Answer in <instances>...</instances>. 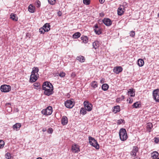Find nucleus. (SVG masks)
Wrapping results in <instances>:
<instances>
[{
    "label": "nucleus",
    "mask_w": 159,
    "mask_h": 159,
    "mask_svg": "<svg viewBox=\"0 0 159 159\" xmlns=\"http://www.w3.org/2000/svg\"><path fill=\"white\" fill-rule=\"evenodd\" d=\"M119 135L120 139L124 141L127 139V135L126 129L124 128H121L119 130Z\"/></svg>",
    "instance_id": "1"
},
{
    "label": "nucleus",
    "mask_w": 159,
    "mask_h": 159,
    "mask_svg": "<svg viewBox=\"0 0 159 159\" xmlns=\"http://www.w3.org/2000/svg\"><path fill=\"white\" fill-rule=\"evenodd\" d=\"M89 143L91 145L95 147L97 149H99V145L98 143L97 142L94 138L91 136H89Z\"/></svg>",
    "instance_id": "2"
},
{
    "label": "nucleus",
    "mask_w": 159,
    "mask_h": 159,
    "mask_svg": "<svg viewBox=\"0 0 159 159\" xmlns=\"http://www.w3.org/2000/svg\"><path fill=\"white\" fill-rule=\"evenodd\" d=\"M45 87H42L43 89L44 90V94L45 95L49 96L53 93L54 88L53 85H52L51 88H45Z\"/></svg>",
    "instance_id": "3"
},
{
    "label": "nucleus",
    "mask_w": 159,
    "mask_h": 159,
    "mask_svg": "<svg viewBox=\"0 0 159 159\" xmlns=\"http://www.w3.org/2000/svg\"><path fill=\"white\" fill-rule=\"evenodd\" d=\"M0 90L3 92H8L11 90V87L9 85H2L1 86Z\"/></svg>",
    "instance_id": "4"
},
{
    "label": "nucleus",
    "mask_w": 159,
    "mask_h": 159,
    "mask_svg": "<svg viewBox=\"0 0 159 159\" xmlns=\"http://www.w3.org/2000/svg\"><path fill=\"white\" fill-rule=\"evenodd\" d=\"M84 106L85 108L88 111H90L92 109V105L89 103L87 101H85L84 102Z\"/></svg>",
    "instance_id": "5"
},
{
    "label": "nucleus",
    "mask_w": 159,
    "mask_h": 159,
    "mask_svg": "<svg viewBox=\"0 0 159 159\" xmlns=\"http://www.w3.org/2000/svg\"><path fill=\"white\" fill-rule=\"evenodd\" d=\"M65 105L67 108H71L74 106V103H73L72 101L69 100L65 102Z\"/></svg>",
    "instance_id": "6"
},
{
    "label": "nucleus",
    "mask_w": 159,
    "mask_h": 159,
    "mask_svg": "<svg viewBox=\"0 0 159 159\" xmlns=\"http://www.w3.org/2000/svg\"><path fill=\"white\" fill-rule=\"evenodd\" d=\"M102 21L107 26H110L112 24L111 20L108 18H104L102 20Z\"/></svg>",
    "instance_id": "7"
},
{
    "label": "nucleus",
    "mask_w": 159,
    "mask_h": 159,
    "mask_svg": "<svg viewBox=\"0 0 159 159\" xmlns=\"http://www.w3.org/2000/svg\"><path fill=\"white\" fill-rule=\"evenodd\" d=\"M125 11V9L123 5H120L117 10V14L119 16L122 15Z\"/></svg>",
    "instance_id": "8"
},
{
    "label": "nucleus",
    "mask_w": 159,
    "mask_h": 159,
    "mask_svg": "<svg viewBox=\"0 0 159 159\" xmlns=\"http://www.w3.org/2000/svg\"><path fill=\"white\" fill-rule=\"evenodd\" d=\"M153 95L154 99L156 101L159 96V89L154 90L153 92Z\"/></svg>",
    "instance_id": "9"
},
{
    "label": "nucleus",
    "mask_w": 159,
    "mask_h": 159,
    "mask_svg": "<svg viewBox=\"0 0 159 159\" xmlns=\"http://www.w3.org/2000/svg\"><path fill=\"white\" fill-rule=\"evenodd\" d=\"M72 151L75 153H78L80 151V149L79 145L75 144L72 145L71 148Z\"/></svg>",
    "instance_id": "10"
},
{
    "label": "nucleus",
    "mask_w": 159,
    "mask_h": 159,
    "mask_svg": "<svg viewBox=\"0 0 159 159\" xmlns=\"http://www.w3.org/2000/svg\"><path fill=\"white\" fill-rule=\"evenodd\" d=\"M122 68L121 66H117L114 67L113 72L116 74H118L122 71Z\"/></svg>",
    "instance_id": "11"
},
{
    "label": "nucleus",
    "mask_w": 159,
    "mask_h": 159,
    "mask_svg": "<svg viewBox=\"0 0 159 159\" xmlns=\"http://www.w3.org/2000/svg\"><path fill=\"white\" fill-rule=\"evenodd\" d=\"M138 151V148L136 146L134 147L132 151L131 152V155L134 157L136 156V153Z\"/></svg>",
    "instance_id": "12"
},
{
    "label": "nucleus",
    "mask_w": 159,
    "mask_h": 159,
    "mask_svg": "<svg viewBox=\"0 0 159 159\" xmlns=\"http://www.w3.org/2000/svg\"><path fill=\"white\" fill-rule=\"evenodd\" d=\"M50 25L48 23H46L42 27L44 29V32H48L50 30Z\"/></svg>",
    "instance_id": "13"
},
{
    "label": "nucleus",
    "mask_w": 159,
    "mask_h": 159,
    "mask_svg": "<svg viewBox=\"0 0 159 159\" xmlns=\"http://www.w3.org/2000/svg\"><path fill=\"white\" fill-rule=\"evenodd\" d=\"M61 124L63 125H66L68 123V118L66 116H63L61 119Z\"/></svg>",
    "instance_id": "14"
},
{
    "label": "nucleus",
    "mask_w": 159,
    "mask_h": 159,
    "mask_svg": "<svg viewBox=\"0 0 159 159\" xmlns=\"http://www.w3.org/2000/svg\"><path fill=\"white\" fill-rule=\"evenodd\" d=\"M52 85L50 82L47 81L44 82L42 85V87H45V88H51Z\"/></svg>",
    "instance_id": "15"
},
{
    "label": "nucleus",
    "mask_w": 159,
    "mask_h": 159,
    "mask_svg": "<svg viewBox=\"0 0 159 159\" xmlns=\"http://www.w3.org/2000/svg\"><path fill=\"white\" fill-rule=\"evenodd\" d=\"M37 80V78L36 75L31 74L30 78V81L31 82H34Z\"/></svg>",
    "instance_id": "16"
},
{
    "label": "nucleus",
    "mask_w": 159,
    "mask_h": 159,
    "mask_svg": "<svg viewBox=\"0 0 159 159\" xmlns=\"http://www.w3.org/2000/svg\"><path fill=\"white\" fill-rule=\"evenodd\" d=\"M158 155L159 153L157 151H154L151 154V157L153 159H156L158 158L157 157L158 156Z\"/></svg>",
    "instance_id": "17"
},
{
    "label": "nucleus",
    "mask_w": 159,
    "mask_h": 159,
    "mask_svg": "<svg viewBox=\"0 0 159 159\" xmlns=\"http://www.w3.org/2000/svg\"><path fill=\"white\" fill-rule=\"evenodd\" d=\"M129 95H130L131 97H133L135 96V90L133 89H129V90L128 92Z\"/></svg>",
    "instance_id": "18"
},
{
    "label": "nucleus",
    "mask_w": 159,
    "mask_h": 159,
    "mask_svg": "<svg viewBox=\"0 0 159 159\" xmlns=\"http://www.w3.org/2000/svg\"><path fill=\"white\" fill-rule=\"evenodd\" d=\"M93 48L96 49L99 46V42L97 41H95L92 43Z\"/></svg>",
    "instance_id": "19"
},
{
    "label": "nucleus",
    "mask_w": 159,
    "mask_h": 159,
    "mask_svg": "<svg viewBox=\"0 0 159 159\" xmlns=\"http://www.w3.org/2000/svg\"><path fill=\"white\" fill-rule=\"evenodd\" d=\"M21 127V124L20 123H16L13 126V128L14 130L17 131L19 130Z\"/></svg>",
    "instance_id": "20"
},
{
    "label": "nucleus",
    "mask_w": 159,
    "mask_h": 159,
    "mask_svg": "<svg viewBox=\"0 0 159 159\" xmlns=\"http://www.w3.org/2000/svg\"><path fill=\"white\" fill-rule=\"evenodd\" d=\"M35 7L31 4H30L28 7V10L31 13L34 12Z\"/></svg>",
    "instance_id": "21"
},
{
    "label": "nucleus",
    "mask_w": 159,
    "mask_h": 159,
    "mask_svg": "<svg viewBox=\"0 0 159 159\" xmlns=\"http://www.w3.org/2000/svg\"><path fill=\"white\" fill-rule=\"evenodd\" d=\"M141 106L140 102H137L134 103L132 106V108H138L140 107Z\"/></svg>",
    "instance_id": "22"
},
{
    "label": "nucleus",
    "mask_w": 159,
    "mask_h": 159,
    "mask_svg": "<svg viewBox=\"0 0 159 159\" xmlns=\"http://www.w3.org/2000/svg\"><path fill=\"white\" fill-rule=\"evenodd\" d=\"M46 109L48 115H49L52 114V107L51 106L48 107Z\"/></svg>",
    "instance_id": "23"
},
{
    "label": "nucleus",
    "mask_w": 159,
    "mask_h": 159,
    "mask_svg": "<svg viewBox=\"0 0 159 159\" xmlns=\"http://www.w3.org/2000/svg\"><path fill=\"white\" fill-rule=\"evenodd\" d=\"M76 59L81 62H83L85 61L84 57L82 56H80L77 57Z\"/></svg>",
    "instance_id": "24"
},
{
    "label": "nucleus",
    "mask_w": 159,
    "mask_h": 159,
    "mask_svg": "<svg viewBox=\"0 0 159 159\" xmlns=\"http://www.w3.org/2000/svg\"><path fill=\"white\" fill-rule=\"evenodd\" d=\"M147 128L149 132L151 131V129L152 128L153 125L152 123H148L147 124Z\"/></svg>",
    "instance_id": "25"
},
{
    "label": "nucleus",
    "mask_w": 159,
    "mask_h": 159,
    "mask_svg": "<svg viewBox=\"0 0 159 159\" xmlns=\"http://www.w3.org/2000/svg\"><path fill=\"white\" fill-rule=\"evenodd\" d=\"M114 108L113 111L115 113L119 112L120 111V107L119 106L117 105L115 106L114 107Z\"/></svg>",
    "instance_id": "26"
},
{
    "label": "nucleus",
    "mask_w": 159,
    "mask_h": 159,
    "mask_svg": "<svg viewBox=\"0 0 159 159\" xmlns=\"http://www.w3.org/2000/svg\"><path fill=\"white\" fill-rule=\"evenodd\" d=\"M81 39L82 40V42L84 43H86L88 42V39L87 36H83L81 38Z\"/></svg>",
    "instance_id": "27"
},
{
    "label": "nucleus",
    "mask_w": 159,
    "mask_h": 159,
    "mask_svg": "<svg viewBox=\"0 0 159 159\" xmlns=\"http://www.w3.org/2000/svg\"><path fill=\"white\" fill-rule=\"evenodd\" d=\"M10 18L11 19L13 20L17 21L18 20V18L16 17V16L15 14L14 13H11L10 15Z\"/></svg>",
    "instance_id": "28"
},
{
    "label": "nucleus",
    "mask_w": 159,
    "mask_h": 159,
    "mask_svg": "<svg viewBox=\"0 0 159 159\" xmlns=\"http://www.w3.org/2000/svg\"><path fill=\"white\" fill-rule=\"evenodd\" d=\"M91 86L93 89H95L98 87V84L97 81H94L91 83Z\"/></svg>",
    "instance_id": "29"
},
{
    "label": "nucleus",
    "mask_w": 159,
    "mask_h": 159,
    "mask_svg": "<svg viewBox=\"0 0 159 159\" xmlns=\"http://www.w3.org/2000/svg\"><path fill=\"white\" fill-rule=\"evenodd\" d=\"M109 88L108 85L107 84H104L102 85V89L104 91H107Z\"/></svg>",
    "instance_id": "30"
},
{
    "label": "nucleus",
    "mask_w": 159,
    "mask_h": 159,
    "mask_svg": "<svg viewBox=\"0 0 159 159\" xmlns=\"http://www.w3.org/2000/svg\"><path fill=\"white\" fill-rule=\"evenodd\" d=\"M81 35V34L79 32H77L73 35V38L74 39H77L80 37Z\"/></svg>",
    "instance_id": "31"
},
{
    "label": "nucleus",
    "mask_w": 159,
    "mask_h": 159,
    "mask_svg": "<svg viewBox=\"0 0 159 159\" xmlns=\"http://www.w3.org/2000/svg\"><path fill=\"white\" fill-rule=\"evenodd\" d=\"M138 64L139 66H142L144 64V61L142 59H139L138 61Z\"/></svg>",
    "instance_id": "32"
},
{
    "label": "nucleus",
    "mask_w": 159,
    "mask_h": 159,
    "mask_svg": "<svg viewBox=\"0 0 159 159\" xmlns=\"http://www.w3.org/2000/svg\"><path fill=\"white\" fill-rule=\"evenodd\" d=\"M87 110L85 108L82 107L80 109V114L84 115L87 113Z\"/></svg>",
    "instance_id": "33"
},
{
    "label": "nucleus",
    "mask_w": 159,
    "mask_h": 159,
    "mask_svg": "<svg viewBox=\"0 0 159 159\" xmlns=\"http://www.w3.org/2000/svg\"><path fill=\"white\" fill-rule=\"evenodd\" d=\"M39 70V68L37 67H34L33 69V70L32 71L31 74L36 75L35 74H37Z\"/></svg>",
    "instance_id": "34"
},
{
    "label": "nucleus",
    "mask_w": 159,
    "mask_h": 159,
    "mask_svg": "<svg viewBox=\"0 0 159 159\" xmlns=\"http://www.w3.org/2000/svg\"><path fill=\"white\" fill-rule=\"evenodd\" d=\"M94 30L96 34H97L100 35L102 34V31L101 29H94Z\"/></svg>",
    "instance_id": "35"
},
{
    "label": "nucleus",
    "mask_w": 159,
    "mask_h": 159,
    "mask_svg": "<svg viewBox=\"0 0 159 159\" xmlns=\"http://www.w3.org/2000/svg\"><path fill=\"white\" fill-rule=\"evenodd\" d=\"M35 5L37 7L39 8L41 6V2L39 0H36L35 2Z\"/></svg>",
    "instance_id": "36"
},
{
    "label": "nucleus",
    "mask_w": 159,
    "mask_h": 159,
    "mask_svg": "<svg viewBox=\"0 0 159 159\" xmlns=\"http://www.w3.org/2000/svg\"><path fill=\"white\" fill-rule=\"evenodd\" d=\"M5 143L3 141L0 140V148H2L4 145Z\"/></svg>",
    "instance_id": "37"
},
{
    "label": "nucleus",
    "mask_w": 159,
    "mask_h": 159,
    "mask_svg": "<svg viewBox=\"0 0 159 159\" xmlns=\"http://www.w3.org/2000/svg\"><path fill=\"white\" fill-rule=\"evenodd\" d=\"M122 123H125V121L124 120L120 119L119 120H118L117 122V124L118 125H120Z\"/></svg>",
    "instance_id": "38"
},
{
    "label": "nucleus",
    "mask_w": 159,
    "mask_h": 159,
    "mask_svg": "<svg viewBox=\"0 0 159 159\" xmlns=\"http://www.w3.org/2000/svg\"><path fill=\"white\" fill-rule=\"evenodd\" d=\"M6 158L7 159H10L11 157V156L10 153L7 152L5 154Z\"/></svg>",
    "instance_id": "39"
},
{
    "label": "nucleus",
    "mask_w": 159,
    "mask_h": 159,
    "mask_svg": "<svg viewBox=\"0 0 159 159\" xmlns=\"http://www.w3.org/2000/svg\"><path fill=\"white\" fill-rule=\"evenodd\" d=\"M90 0H83V2L84 4L88 5L90 3Z\"/></svg>",
    "instance_id": "40"
},
{
    "label": "nucleus",
    "mask_w": 159,
    "mask_h": 159,
    "mask_svg": "<svg viewBox=\"0 0 159 159\" xmlns=\"http://www.w3.org/2000/svg\"><path fill=\"white\" fill-rule=\"evenodd\" d=\"M56 0H48L49 3L52 5L54 4Z\"/></svg>",
    "instance_id": "41"
},
{
    "label": "nucleus",
    "mask_w": 159,
    "mask_h": 159,
    "mask_svg": "<svg viewBox=\"0 0 159 159\" xmlns=\"http://www.w3.org/2000/svg\"><path fill=\"white\" fill-rule=\"evenodd\" d=\"M41 113L44 115L47 116V113L46 110V109H43L41 111Z\"/></svg>",
    "instance_id": "42"
},
{
    "label": "nucleus",
    "mask_w": 159,
    "mask_h": 159,
    "mask_svg": "<svg viewBox=\"0 0 159 159\" xmlns=\"http://www.w3.org/2000/svg\"><path fill=\"white\" fill-rule=\"evenodd\" d=\"M53 131L52 129L51 128H49L48 130V133L50 134H52Z\"/></svg>",
    "instance_id": "43"
},
{
    "label": "nucleus",
    "mask_w": 159,
    "mask_h": 159,
    "mask_svg": "<svg viewBox=\"0 0 159 159\" xmlns=\"http://www.w3.org/2000/svg\"><path fill=\"white\" fill-rule=\"evenodd\" d=\"M125 98V96H121V97L118 98L117 99V101H122Z\"/></svg>",
    "instance_id": "44"
},
{
    "label": "nucleus",
    "mask_w": 159,
    "mask_h": 159,
    "mask_svg": "<svg viewBox=\"0 0 159 159\" xmlns=\"http://www.w3.org/2000/svg\"><path fill=\"white\" fill-rule=\"evenodd\" d=\"M135 35V33L134 31H131L130 33V36L131 37H134Z\"/></svg>",
    "instance_id": "45"
},
{
    "label": "nucleus",
    "mask_w": 159,
    "mask_h": 159,
    "mask_svg": "<svg viewBox=\"0 0 159 159\" xmlns=\"http://www.w3.org/2000/svg\"><path fill=\"white\" fill-rule=\"evenodd\" d=\"M65 75L66 74L65 73L63 72H61L59 74V75L61 77H63L65 76Z\"/></svg>",
    "instance_id": "46"
},
{
    "label": "nucleus",
    "mask_w": 159,
    "mask_h": 159,
    "mask_svg": "<svg viewBox=\"0 0 159 159\" xmlns=\"http://www.w3.org/2000/svg\"><path fill=\"white\" fill-rule=\"evenodd\" d=\"M33 85L37 88H39L40 86V83H35L33 84Z\"/></svg>",
    "instance_id": "47"
},
{
    "label": "nucleus",
    "mask_w": 159,
    "mask_h": 159,
    "mask_svg": "<svg viewBox=\"0 0 159 159\" xmlns=\"http://www.w3.org/2000/svg\"><path fill=\"white\" fill-rule=\"evenodd\" d=\"M39 32L41 34H43L45 32H44V29L42 27L40 28L39 29Z\"/></svg>",
    "instance_id": "48"
},
{
    "label": "nucleus",
    "mask_w": 159,
    "mask_h": 159,
    "mask_svg": "<svg viewBox=\"0 0 159 159\" xmlns=\"http://www.w3.org/2000/svg\"><path fill=\"white\" fill-rule=\"evenodd\" d=\"M154 142L156 143H158L159 142V138L155 137L154 138Z\"/></svg>",
    "instance_id": "49"
},
{
    "label": "nucleus",
    "mask_w": 159,
    "mask_h": 159,
    "mask_svg": "<svg viewBox=\"0 0 159 159\" xmlns=\"http://www.w3.org/2000/svg\"><path fill=\"white\" fill-rule=\"evenodd\" d=\"M76 76L75 72H72L71 74V76L72 78H74Z\"/></svg>",
    "instance_id": "50"
},
{
    "label": "nucleus",
    "mask_w": 159,
    "mask_h": 159,
    "mask_svg": "<svg viewBox=\"0 0 159 159\" xmlns=\"http://www.w3.org/2000/svg\"><path fill=\"white\" fill-rule=\"evenodd\" d=\"M129 103L131 104L132 103L133 100L132 98H129Z\"/></svg>",
    "instance_id": "51"
},
{
    "label": "nucleus",
    "mask_w": 159,
    "mask_h": 159,
    "mask_svg": "<svg viewBox=\"0 0 159 159\" xmlns=\"http://www.w3.org/2000/svg\"><path fill=\"white\" fill-rule=\"evenodd\" d=\"M104 82V79L103 78H102L101 80H100V83L101 84L103 83Z\"/></svg>",
    "instance_id": "52"
},
{
    "label": "nucleus",
    "mask_w": 159,
    "mask_h": 159,
    "mask_svg": "<svg viewBox=\"0 0 159 159\" xmlns=\"http://www.w3.org/2000/svg\"><path fill=\"white\" fill-rule=\"evenodd\" d=\"M99 28L98 27V26L97 24H96V25H95L94 28V29H98Z\"/></svg>",
    "instance_id": "53"
},
{
    "label": "nucleus",
    "mask_w": 159,
    "mask_h": 159,
    "mask_svg": "<svg viewBox=\"0 0 159 159\" xmlns=\"http://www.w3.org/2000/svg\"><path fill=\"white\" fill-rule=\"evenodd\" d=\"M105 0H99L100 2L101 3H103L104 2Z\"/></svg>",
    "instance_id": "54"
},
{
    "label": "nucleus",
    "mask_w": 159,
    "mask_h": 159,
    "mask_svg": "<svg viewBox=\"0 0 159 159\" xmlns=\"http://www.w3.org/2000/svg\"><path fill=\"white\" fill-rule=\"evenodd\" d=\"M58 15L59 16H61V13L60 11H59L57 13Z\"/></svg>",
    "instance_id": "55"
},
{
    "label": "nucleus",
    "mask_w": 159,
    "mask_h": 159,
    "mask_svg": "<svg viewBox=\"0 0 159 159\" xmlns=\"http://www.w3.org/2000/svg\"><path fill=\"white\" fill-rule=\"evenodd\" d=\"M11 105V104L10 103H6V106H10Z\"/></svg>",
    "instance_id": "56"
},
{
    "label": "nucleus",
    "mask_w": 159,
    "mask_h": 159,
    "mask_svg": "<svg viewBox=\"0 0 159 159\" xmlns=\"http://www.w3.org/2000/svg\"><path fill=\"white\" fill-rule=\"evenodd\" d=\"M46 131V128H43L42 129V131L44 132Z\"/></svg>",
    "instance_id": "57"
},
{
    "label": "nucleus",
    "mask_w": 159,
    "mask_h": 159,
    "mask_svg": "<svg viewBox=\"0 0 159 159\" xmlns=\"http://www.w3.org/2000/svg\"><path fill=\"white\" fill-rule=\"evenodd\" d=\"M157 98V100L156 102H159V98Z\"/></svg>",
    "instance_id": "58"
},
{
    "label": "nucleus",
    "mask_w": 159,
    "mask_h": 159,
    "mask_svg": "<svg viewBox=\"0 0 159 159\" xmlns=\"http://www.w3.org/2000/svg\"><path fill=\"white\" fill-rule=\"evenodd\" d=\"M134 159H140V158L136 157L134 158Z\"/></svg>",
    "instance_id": "59"
},
{
    "label": "nucleus",
    "mask_w": 159,
    "mask_h": 159,
    "mask_svg": "<svg viewBox=\"0 0 159 159\" xmlns=\"http://www.w3.org/2000/svg\"><path fill=\"white\" fill-rule=\"evenodd\" d=\"M36 159H42V158L40 157H39L38 158H37Z\"/></svg>",
    "instance_id": "60"
},
{
    "label": "nucleus",
    "mask_w": 159,
    "mask_h": 159,
    "mask_svg": "<svg viewBox=\"0 0 159 159\" xmlns=\"http://www.w3.org/2000/svg\"><path fill=\"white\" fill-rule=\"evenodd\" d=\"M158 16L159 17V13L158 14Z\"/></svg>",
    "instance_id": "61"
},
{
    "label": "nucleus",
    "mask_w": 159,
    "mask_h": 159,
    "mask_svg": "<svg viewBox=\"0 0 159 159\" xmlns=\"http://www.w3.org/2000/svg\"><path fill=\"white\" fill-rule=\"evenodd\" d=\"M34 89H37V88H34Z\"/></svg>",
    "instance_id": "62"
},
{
    "label": "nucleus",
    "mask_w": 159,
    "mask_h": 159,
    "mask_svg": "<svg viewBox=\"0 0 159 159\" xmlns=\"http://www.w3.org/2000/svg\"><path fill=\"white\" fill-rule=\"evenodd\" d=\"M99 21H100L99 20V21H98V22H99Z\"/></svg>",
    "instance_id": "63"
},
{
    "label": "nucleus",
    "mask_w": 159,
    "mask_h": 159,
    "mask_svg": "<svg viewBox=\"0 0 159 159\" xmlns=\"http://www.w3.org/2000/svg\"><path fill=\"white\" fill-rule=\"evenodd\" d=\"M99 21H100L99 20V21H98V22H99Z\"/></svg>",
    "instance_id": "64"
}]
</instances>
